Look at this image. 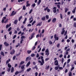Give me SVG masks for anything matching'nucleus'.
I'll return each mask as SVG.
<instances>
[{
	"instance_id": "f257e3e1",
	"label": "nucleus",
	"mask_w": 76,
	"mask_h": 76,
	"mask_svg": "<svg viewBox=\"0 0 76 76\" xmlns=\"http://www.w3.org/2000/svg\"><path fill=\"white\" fill-rule=\"evenodd\" d=\"M45 55L47 56V57H48L49 55V51L48 50V48L46 49V50L45 51Z\"/></svg>"
},
{
	"instance_id": "f03ea898",
	"label": "nucleus",
	"mask_w": 76,
	"mask_h": 76,
	"mask_svg": "<svg viewBox=\"0 0 76 76\" xmlns=\"http://www.w3.org/2000/svg\"><path fill=\"white\" fill-rule=\"evenodd\" d=\"M16 13H17V11H15H15H13L10 15V16H14V15H15L16 14Z\"/></svg>"
},
{
	"instance_id": "7ed1b4c3",
	"label": "nucleus",
	"mask_w": 76,
	"mask_h": 76,
	"mask_svg": "<svg viewBox=\"0 0 76 76\" xmlns=\"http://www.w3.org/2000/svg\"><path fill=\"white\" fill-rule=\"evenodd\" d=\"M45 11H46L47 10V12L49 13L50 12V10L48 9V7H46L44 9Z\"/></svg>"
},
{
	"instance_id": "20e7f679",
	"label": "nucleus",
	"mask_w": 76,
	"mask_h": 76,
	"mask_svg": "<svg viewBox=\"0 0 76 76\" xmlns=\"http://www.w3.org/2000/svg\"><path fill=\"white\" fill-rule=\"evenodd\" d=\"M25 38V37L23 36L21 37V41H20V44H22V42L23 41V39Z\"/></svg>"
},
{
	"instance_id": "39448f33",
	"label": "nucleus",
	"mask_w": 76,
	"mask_h": 76,
	"mask_svg": "<svg viewBox=\"0 0 76 76\" xmlns=\"http://www.w3.org/2000/svg\"><path fill=\"white\" fill-rule=\"evenodd\" d=\"M53 13H56L57 12V7H54L53 8Z\"/></svg>"
},
{
	"instance_id": "423d86ee",
	"label": "nucleus",
	"mask_w": 76,
	"mask_h": 76,
	"mask_svg": "<svg viewBox=\"0 0 76 76\" xmlns=\"http://www.w3.org/2000/svg\"><path fill=\"white\" fill-rule=\"evenodd\" d=\"M54 64L55 66H58V61L57 60H55Z\"/></svg>"
},
{
	"instance_id": "0eeeda50",
	"label": "nucleus",
	"mask_w": 76,
	"mask_h": 76,
	"mask_svg": "<svg viewBox=\"0 0 76 76\" xmlns=\"http://www.w3.org/2000/svg\"><path fill=\"white\" fill-rule=\"evenodd\" d=\"M54 38L55 39V40H57V41L58 40V37H57V34H55L54 36Z\"/></svg>"
},
{
	"instance_id": "6e6552de",
	"label": "nucleus",
	"mask_w": 76,
	"mask_h": 76,
	"mask_svg": "<svg viewBox=\"0 0 76 76\" xmlns=\"http://www.w3.org/2000/svg\"><path fill=\"white\" fill-rule=\"evenodd\" d=\"M35 34L34 32L33 33L31 34L30 39H32V38H33V37H34V36L35 35Z\"/></svg>"
},
{
	"instance_id": "1a4fd4ad",
	"label": "nucleus",
	"mask_w": 76,
	"mask_h": 76,
	"mask_svg": "<svg viewBox=\"0 0 76 76\" xmlns=\"http://www.w3.org/2000/svg\"><path fill=\"white\" fill-rule=\"evenodd\" d=\"M4 44L6 47H8L9 45V44L6 42H4Z\"/></svg>"
},
{
	"instance_id": "9d476101",
	"label": "nucleus",
	"mask_w": 76,
	"mask_h": 76,
	"mask_svg": "<svg viewBox=\"0 0 76 76\" xmlns=\"http://www.w3.org/2000/svg\"><path fill=\"white\" fill-rule=\"evenodd\" d=\"M26 7H28V6H30V4H29V1H28L26 2Z\"/></svg>"
},
{
	"instance_id": "9b49d317",
	"label": "nucleus",
	"mask_w": 76,
	"mask_h": 76,
	"mask_svg": "<svg viewBox=\"0 0 76 76\" xmlns=\"http://www.w3.org/2000/svg\"><path fill=\"white\" fill-rule=\"evenodd\" d=\"M15 51L14 50H13L10 53V54H11L12 55H13V54L15 53Z\"/></svg>"
},
{
	"instance_id": "f8f14e48",
	"label": "nucleus",
	"mask_w": 76,
	"mask_h": 76,
	"mask_svg": "<svg viewBox=\"0 0 76 76\" xmlns=\"http://www.w3.org/2000/svg\"><path fill=\"white\" fill-rule=\"evenodd\" d=\"M56 20H57V19L56 18H54L52 20V22H53V23H55V22H56Z\"/></svg>"
},
{
	"instance_id": "ddd939ff",
	"label": "nucleus",
	"mask_w": 76,
	"mask_h": 76,
	"mask_svg": "<svg viewBox=\"0 0 76 76\" xmlns=\"http://www.w3.org/2000/svg\"><path fill=\"white\" fill-rule=\"evenodd\" d=\"M11 61L10 59V58L8 60H7L6 61V64H8V63H9V61Z\"/></svg>"
},
{
	"instance_id": "4468645a",
	"label": "nucleus",
	"mask_w": 76,
	"mask_h": 76,
	"mask_svg": "<svg viewBox=\"0 0 76 76\" xmlns=\"http://www.w3.org/2000/svg\"><path fill=\"white\" fill-rule=\"evenodd\" d=\"M18 20H16L14 21V24L16 25V24H17V23H18Z\"/></svg>"
},
{
	"instance_id": "2eb2a0df",
	"label": "nucleus",
	"mask_w": 76,
	"mask_h": 76,
	"mask_svg": "<svg viewBox=\"0 0 76 76\" xmlns=\"http://www.w3.org/2000/svg\"><path fill=\"white\" fill-rule=\"evenodd\" d=\"M30 64H31V62H30V61H29L28 62L27 64H26V67H28V66H29Z\"/></svg>"
},
{
	"instance_id": "dca6fc26",
	"label": "nucleus",
	"mask_w": 76,
	"mask_h": 76,
	"mask_svg": "<svg viewBox=\"0 0 76 76\" xmlns=\"http://www.w3.org/2000/svg\"><path fill=\"white\" fill-rule=\"evenodd\" d=\"M42 22H41L40 23H38L36 25V26H41V24H42Z\"/></svg>"
},
{
	"instance_id": "f3484780",
	"label": "nucleus",
	"mask_w": 76,
	"mask_h": 76,
	"mask_svg": "<svg viewBox=\"0 0 76 76\" xmlns=\"http://www.w3.org/2000/svg\"><path fill=\"white\" fill-rule=\"evenodd\" d=\"M11 25V24H10L9 25V24H7L6 26V29H7V28H8V27H10V26Z\"/></svg>"
},
{
	"instance_id": "a211bd4d",
	"label": "nucleus",
	"mask_w": 76,
	"mask_h": 76,
	"mask_svg": "<svg viewBox=\"0 0 76 76\" xmlns=\"http://www.w3.org/2000/svg\"><path fill=\"white\" fill-rule=\"evenodd\" d=\"M76 7H75L74 9V10H73L72 11V12L73 13H75L76 12Z\"/></svg>"
},
{
	"instance_id": "6ab92c4d",
	"label": "nucleus",
	"mask_w": 76,
	"mask_h": 76,
	"mask_svg": "<svg viewBox=\"0 0 76 76\" xmlns=\"http://www.w3.org/2000/svg\"><path fill=\"white\" fill-rule=\"evenodd\" d=\"M11 72V73H13L14 72V67H12Z\"/></svg>"
},
{
	"instance_id": "aec40b11",
	"label": "nucleus",
	"mask_w": 76,
	"mask_h": 76,
	"mask_svg": "<svg viewBox=\"0 0 76 76\" xmlns=\"http://www.w3.org/2000/svg\"><path fill=\"white\" fill-rule=\"evenodd\" d=\"M7 66L9 68H11V67H12V65L10 64V63H8V64Z\"/></svg>"
},
{
	"instance_id": "412c9836",
	"label": "nucleus",
	"mask_w": 76,
	"mask_h": 76,
	"mask_svg": "<svg viewBox=\"0 0 76 76\" xmlns=\"http://www.w3.org/2000/svg\"><path fill=\"white\" fill-rule=\"evenodd\" d=\"M1 54L3 56H4V53L2 51L1 52Z\"/></svg>"
},
{
	"instance_id": "4be33fe9",
	"label": "nucleus",
	"mask_w": 76,
	"mask_h": 76,
	"mask_svg": "<svg viewBox=\"0 0 76 76\" xmlns=\"http://www.w3.org/2000/svg\"><path fill=\"white\" fill-rule=\"evenodd\" d=\"M41 19L42 20H45V16H43V17L41 18Z\"/></svg>"
},
{
	"instance_id": "5701e85b",
	"label": "nucleus",
	"mask_w": 76,
	"mask_h": 76,
	"mask_svg": "<svg viewBox=\"0 0 76 76\" xmlns=\"http://www.w3.org/2000/svg\"><path fill=\"white\" fill-rule=\"evenodd\" d=\"M58 66H55V70H58Z\"/></svg>"
},
{
	"instance_id": "b1692460",
	"label": "nucleus",
	"mask_w": 76,
	"mask_h": 76,
	"mask_svg": "<svg viewBox=\"0 0 76 76\" xmlns=\"http://www.w3.org/2000/svg\"><path fill=\"white\" fill-rule=\"evenodd\" d=\"M10 70H11V68H9L7 69V71L8 72H10Z\"/></svg>"
},
{
	"instance_id": "393cba45",
	"label": "nucleus",
	"mask_w": 76,
	"mask_h": 76,
	"mask_svg": "<svg viewBox=\"0 0 76 76\" xmlns=\"http://www.w3.org/2000/svg\"><path fill=\"white\" fill-rule=\"evenodd\" d=\"M25 65H22L21 67V69H23L25 68Z\"/></svg>"
},
{
	"instance_id": "a878e982",
	"label": "nucleus",
	"mask_w": 76,
	"mask_h": 76,
	"mask_svg": "<svg viewBox=\"0 0 76 76\" xmlns=\"http://www.w3.org/2000/svg\"><path fill=\"white\" fill-rule=\"evenodd\" d=\"M41 0H39V1L37 3V4H38V5H39V4L41 3Z\"/></svg>"
},
{
	"instance_id": "bb28decb",
	"label": "nucleus",
	"mask_w": 76,
	"mask_h": 76,
	"mask_svg": "<svg viewBox=\"0 0 76 76\" xmlns=\"http://www.w3.org/2000/svg\"><path fill=\"white\" fill-rule=\"evenodd\" d=\"M25 63V62L24 61H21L20 62V65H22Z\"/></svg>"
},
{
	"instance_id": "cd10ccee",
	"label": "nucleus",
	"mask_w": 76,
	"mask_h": 76,
	"mask_svg": "<svg viewBox=\"0 0 76 76\" xmlns=\"http://www.w3.org/2000/svg\"><path fill=\"white\" fill-rule=\"evenodd\" d=\"M49 67H50V66L48 65V66H46L45 67V69L46 70H48V69H49Z\"/></svg>"
},
{
	"instance_id": "c85d7f7f",
	"label": "nucleus",
	"mask_w": 76,
	"mask_h": 76,
	"mask_svg": "<svg viewBox=\"0 0 76 76\" xmlns=\"http://www.w3.org/2000/svg\"><path fill=\"white\" fill-rule=\"evenodd\" d=\"M69 10V9L67 8H65V13H66L67 11Z\"/></svg>"
},
{
	"instance_id": "c756f323",
	"label": "nucleus",
	"mask_w": 76,
	"mask_h": 76,
	"mask_svg": "<svg viewBox=\"0 0 76 76\" xmlns=\"http://www.w3.org/2000/svg\"><path fill=\"white\" fill-rule=\"evenodd\" d=\"M27 52L28 54H29L31 52H32V51L31 50H27Z\"/></svg>"
},
{
	"instance_id": "7c9ffc66",
	"label": "nucleus",
	"mask_w": 76,
	"mask_h": 76,
	"mask_svg": "<svg viewBox=\"0 0 76 76\" xmlns=\"http://www.w3.org/2000/svg\"><path fill=\"white\" fill-rule=\"evenodd\" d=\"M22 18V16H20L18 18L19 21H20V20H21V19Z\"/></svg>"
},
{
	"instance_id": "2f4dec72",
	"label": "nucleus",
	"mask_w": 76,
	"mask_h": 76,
	"mask_svg": "<svg viewBox=\"0 0 76 76\" xmlns=\"http://www.w3.org/2000/svg\"><path fill=\"white\" fill-rule=\"evenodd\" d=\"M8 20L9 19H7L4 22V23H6L8 22Z\"/></svg>"
},
{
	"instance_id": "473e14b6",
	"label": "nucleus",
	"mask_w": 76,
	"mask_h": 76,
	"mask_svg": "<svg viewBox=\"0 0 76 76\" xmlns=\"http://www.w3.org/2000/svg\"><path fill=\"white\" fill-rule=\"evenodd\" d=\"M64 32H65V30L61 32V35H63Z\"/></svg>"
},
{
	"instance_id": "72a5a7b5",
	"label": "nucleus",
	"mask_w": 76,
	"mask_h": 76,
	"mask_svg": "<svg viewBox=\"0 0 76 76\" xmlns=\"http://www.w3.org/2000/svg\"><path fill=\"white\" fill-rule=\"evenodd\" d=\"M49 43L50 45H51V44H53V42L51 41H49Z\"/></svg>"
},
{
	"instance_id": "f704fd0d",
	"label": "nucleus",
	"mask_w": 76,
	"mask_h": 76,
	"mask_svg": "<svg viewBox=\"0 0 76 76\" xmlns=\"http://www.w3.org/2000/svg\"><path fill=\"white\" fill-rule=\"evenodd\" d=\"M36 23V21H34L33 23H31L32 25H34L35 23Z\"/></svg>"
},
{
	"instance_id": "c9c22d12",
	"label": "nucleus",
	"mask_w": 76,
	"mask_h": 76,
	"mask_svg": "<svg viewBox=\"0 0 76 76\" xmlns=\"http://www.w3.org/2000/svg\"><path fill=\"white\" fill-rule=\"evenodd\" d=\"M23 10H26V7H25V6H24L23 7Z\"/></svg>"
},
{
	"instance_id": "e433bc0d",
	"label": "nucleus",
	"mask_w": 76,
	"mask_h": 76,
	"mask_svg": "<svg viewBox=\"0 0 76 76\" xmlns=\"http://www.w3.org/2000/svg\"><path fill=\"white\" fill-rule=\"evenodd\" d=\"M31 70V68H29L28 69H27L26 70V72H29V71H30V70Z\"/></svg>"
},
{
	"instance_id": "4c0bfd02",
	"label": "nucleus",
	"mask_w": 76,
	"mask_h": 76,
	"mask_svg": "<svg viewBox=\"0 0 76 76\" xmlns=\"http://www.w3.org/2000/svg\"><path fill=\"white\" fill-rule=\"evenodd\" d=\"M31 56L33 57L35 56V54L34 53H32L31 54Z\"/></svg>"
},
{
	"instance_id": "58836bf2",
	"label": "nucleus",
	"mask_w": 76,
	"mask_h": 76,
	"mask_svg": "<svg viewBox=\"0 0 76 76\" xmlns=\"http://www.w3.org/2000/svg\"><path fill=\"white\" fill-rule=\"evenodd\" d=\"M36 47H35V46H34L32 48V50H34L35 49Z\"/></svg>"
},
{
	"instance_id": "ea45409f",
	"label": "nucleus",
	"mask_w": 76,
	"mask_h": 76,
	"mask_svg": "<svg viewBox=\"0 0 76 76\" xmlns=\"http://www.w3.org/2000/svg\"><path fill=\"white\" fill-rule=\"evenodd\" d=\"M26 61H29V57H27L26 60Z\"/></svg>"
},
{
	"instance_id": "a19ab883",
	"label": "nucleus",
	"mask_w": 76,
	"mask_h": 76,
	"mask_svg": "<svg viewBox=\"0 0 76 76\" xmlns=\"http://www.w3.org/2000/svg\"><path fill=\"white\" fill-rule=\"evenodd\" d=\"M2 46H3V45H0V51L1 50V48H2Z\"/></svg>"
},
{
	"instance_id": "79ce46f5",
	"label": "nucleus",
	"mask_w": 76,
	"mask_h": 76,
	"mask_svg": "<svg viewBox=\"0 0 76 76\" xmlns=\"http://www.w3.org/2000/svg\"><path fill=\"white\" fill-rule=\"evenodd\" d=\"M73 26L75 28H76V23L75 22L74 23Z\"/></svg>"
},
{
	"instance_id": "37998d69",
	"label": "nucleus",
	"mask_w": 76,
	"mask_h": 76,
	"mask_svg": "<svg viewBox=\"0 0 76 76\" xmlns=\"http://www.w3.org/2000/svg\"><path fill=\"white\" fill-rule=\"evenodd\" d=\"M50 60V58H47L46 59H45V61H48V60Z\"/></svg>"
},
{
	"instance_id": "c03bdc74",
	"label": "nucleus",
	"mask_w": 76,
	"mask_h": 76,
	"mask_svg": "<svg viewBox=\"0 0 76 76\" xmlns=\"http://www.w3.org/2000/svg\"><path fill=\"white\" fill-rule=\"evenodd\" d=\"M60 16L61 18V19H63V15H62V14H60Z\"/></svg>"
},
{
	"instance_id": "a18cd8bd",
	"label": "nucleus",
	"mask_w": 76,
	"mask_h": 76,
	"mask_svg": "<svg viewBox=\"0 0 76 76\" xmlns=\"http://www.w3.org/2000/svg\"><path fill=\"white\" fill-rule=\"evenodd\" d=\"M25 1V0H18V3H20V1L21 2H22V1Z\"/></svg>"
},
{
	"instance_id": "49530a36",
	"label": "nucleus",
	"mask_w": 76,
	"mask_h": 76,
	"mask_svg": "<svg viewBox=\"0 0 76 76\" xmlns=\"http://www.w3.org/2000/svg\"><path fill=\"white\" fill-rule=\"evenodd\" d=\"M63 62H64V58H62V60H61V63L63 64Z\"/></svg>"
},
{
	"instance_id": "de8ad7c7",
	"label": "nucleus",
	"mask_w": 76,
	"mask_h": 76,
	"mask_svg": "<svg viewBox=\"0 0 76 76\" xmlns=\"http://www.w3.org/2000/svg\"><path fill=\"white\" fill-rule=\"evenodd\" d=\"M70 59H69L68 60H67V63H70Z\"/></svg>"
},
{
	"instance_id": "09e8293b",
	"label": "nucleus",
	"mask_w": 76,
	"mask_h": 76,
	"mask_svg": "<svg viewBox=\"0 0 76 76\" xmlns=\"http://www.w3.org/2000/svg\"><path fill=\"white\" fill-rule=\"evenodd\" d=\"M73 69H75V67H73L71 68L70 71H72L73 70Z\"/></svg>"
},
{
	"instance_id": "8fccbe9b",
	"label": "nucleus",
	"mask_w": 76,
	"mask_h": 76,
	"mask_svg": "<svg viewBox=\"0 0 76 76\" xmlns=\"http://www.w3.org/2000/svg\"><path fill=\"white\" fill-rule=\"evenodd\" d=\"M67 31H66L64 34V36H66V35H67Z\"/></svg>"
},
{
	"instance_id": "3c124183",
	"label": "nucleus",
	"mask_w": 76,
	"mask_h": 76,
	"mask_svg": "<svg viewBox=\"0 0 76 76\" xmlns=\"http://www.w3.org/2000/svg\"><path fill=\"white\" fill-rule=\"evenodd\" d=\"M45 17L47 19H48L49 18V16H48V15H46Z\"/></svg>"
},
{
	"instance_id": "603ef678",
	"label": "nucleus",
	"mask_w": 76,
	"mask_h": 76,
	"mask_svg": "<svg viewBox=\"0 0 76 76\" xmlns=\"http://www.w3.org/2000/svg\"><path fill=\"white\" fill-rule=\"evenodd\" d=\"M57 6L58 9H60V5H57Z\"/></svg>"
},
{
	"instance_id": "864d4df0",
	"label": "nucleus",
	"mask_w": 76,
	"mask_h": 76,
	"mask_svg": "<svg viewBox=\"0 0 76 76\" xmlns=\"http://www.w3.org/2000/svg\"><path fill=\"white\" fill-rule=\"evenodd\" d=\"M15 58H16V56H13L12 58V59L13 60H15Z\"/></svg>"
},
{
	"instance_id": "5fc2aeb1",
	"label": "nucleus",
	"mask_w": 76,
	"mask_h": 76,
	"mask_svg": "<svg viewBox=\"0 0 76 76\" xmlns=\"http://www.w3.org/2000/svg\"><path fill=\"white\" fill-rule=\"evenodd\" d=\"M35 3H34L32 4V6L33 7H34L35 6Z\"/></svg>"
},
{
	"instance_id": "6e6d98bb",
	"label": "nucleus",
	"mask_w": 76,
	"mask_h": 76,
	"mask_svg": "<svg viewBox=\"0 0 76 76\" xmlns=\"http://www.w3.org/2000/svg\"><path fill=\"white\" fill-rule=\"evenodd\" d=\"M59 25V28H61V27L62 26V25H61V23H59L58 24Z\"/></svg>"
},
{
	"instance_id": "4d7b16f0",
	"label": "nucleus",
	"mask_w": 76,
	"mask_h": 76,
	"mask_svg": "<svg viewBox=\"0 0 76 76\" xmlns=\"http://www.w3.org/2000/svg\"><path fill=\"white\" fill-rule=\"evenodd\" d=\"M32 10H32V9H31V10L30 11V12H29V14H31V13H32Z\"/></svg>"
},
{
	"instance_id": "13d9d810",
	"label": "nucleus",
	"mask_w": 76,
	"mask_h": 76,
	"mask_svg": "<svg viewBox=\"0 0 76 76\" xmlns=\"http://www.w3.org/2000/svg\"><path fill=\"white\" fill-rule=\"evenodd\" d=\"M19 73V72L18 71H16L15 73V75H17Z\"/></svg>"
},
{
	"instance_id": "bf43d9fd",
	"label": "nucleus",
	"mask_w": 76,
	"mask_h": 76,
	"mask_svg": "<svg viewBox=\"0 0 76 76\" xmlns=\"http://www.w3.org/2000/svg\"><path fill=\"white\" fill-rule=\"evenodd\" d=\"M11 29H12V27H10L8 29V31H11Z\"/></svg>"
},
{
	"instance_id": "052dcab7",
	"label": "nucleus",
	"mask_w": 76,
	"mask_h": 76,
	"mask_svg": "<svg viewBox=\"0 0 76 76\" xmlns=\"http://www.w3.org/2000/svg\"><path fill=\"white\" fill-rule=\"evenodd\" d=\"M17 31H20V28H19V27L17 28Z\"/></svg>"
},
{
	"instance_id": "680f3d73",
	"label": "nucleus",
	"mask_w": 76,
	"mask_h": 76,
	"mask_svg": "<svg viewBox=\"0 0 76 76\" xmlns=\"http://www.w3.org/2000/svg\"><path fill=\"white\" fill-rule=\"evenodd\" d=\"M5 73V71H3L1 72V75H4Z\"/></svg>"
},
{
	"instance_id": "e2e57ef3",
	"label": "nucleus",
	"mask_w": 76,
	"mask_h": 76,
	"mask_svg": "<svg viewBox=\"0 0 76 76\" xmlns=\"http://www.w3.org/2000/svg\"><path fill=\"white\" fill-rule=\"evenodd\" d=\"M39 54L38 53H37L36 55L37 58H38V57H39Z\"/></svg>"
},
{
	"instance_id": "0e129e2a",
	"label": "nucleus",
	"mask_w": 76,
	"mask_h": 76,
	"mask_svg": "<svg viewBox=\"0 0 76 76\" xmlns=\"http://www.w3.org/2000/svg\"><path fill=\"white\" fill-rule=\"evenodd\" d=\"M18 33V31H17L15 30L14 31V34H16Z\"/></svg>"
},
{
	"instance_id": "69168bd1",
	"label": "nucleus",
	"mask_w": 76,
	"mask_h": 76,
	"mask_svg": "<svg viewBox=\"0 0 76 76\" xmlns=\"http://www.w3.org/2000/svg\"><path fill=\"white\" fill-rule=\"evenodd\" d=\"M63 68L62 67H59V70H62V69H63Z\"/></svg>"
},
{
	"instance_id": "338daca9",
	"label": "nucleus",
	"mask_w": 76,
	"mask_h": 76,
	"mask_svg": "<svg viewBox=\"0 0 76 76\" xmlns=\"http://www.w3.org/2000/svg\"><path fill=\"white\" fill-rule=\"evenodd\" d=\"M69 76H72V74L71 72H70L69 74Z\"/></svg>"
},
{
	"instance_id": "774afa93",
	"label": "nucleus",
	"mask_w": 76,
	"mask_h": 76,
	"mask_svg": "<svg viewBox=\"0 0 76 76\" xmlns=\"http://www.w3.org/2000/svg\"><path fill=\"white\" fill-rule=\"evenodd\" d=\"M60 43H59L57 45V47H58V48H59V46H60Z\"/></svg>"
}]
</instances>
